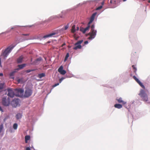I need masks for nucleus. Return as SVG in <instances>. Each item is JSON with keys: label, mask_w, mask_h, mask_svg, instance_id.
I'll use <instances>...</instances> for the list:
<instances>
[{"label": "nucleus", "mask_w": 150, "mask_h": 150, "mask_svg": "<svg viewBox=\"0 0 150 150\" xmlns=\"http://www.w3.org/2000/svg\"><path fill=\"white\" fill-rule=\"evenodd\" d=\"M139 95L141 97L142 100L146 103L150 104V98L148 97L147 94L144 90L141 89Z\"/></svg>", "instance_id": "f257e3e1"}, {"label": "nucleus", "mask_w": 150, "mask_h": 150, "mask_svg": "<svg viewBox=\"0 0 150 150\" xmlns=\"http://www.w3.org/2000/svg\"><path fill=\"white\" fill-rule=\"evenodd\" d=\"M16 45L12 44L7 47L4 50H3L1 55L5 57H7L12 49L16 46Z\"/></svg>", "instance_id": "f03ea898"}, {"label": "nucleus", "mask_w": 150, "mask_h": 150, "mask_svg": "<svg viewBox=\"0 0 150 150\" xmlns=\"http://www.w3.org/2000/svg\"><path fill=\"white\" fill-rule=\"evenodd\" d=\"M99 0H91L86 1H84L83 3H79L76 5V7L81 6L83 4L89 3L90 4L92 5H96L97 3L98 2Z\"/></svg>", "instance_id": "7ed1b4c3"}, {"label": "nucleus", "mask_w": 150, "mask_h": 150, "mask_svg": "<svg viewBox=\"0 0 150 150\" xmlns=\"http://www.w3.org/2000/svg\"><path fill=\"white\" fill-rule=\"evenodd\" d=\"M10 98L8 97L7 98V96H4L2 99V104L4 106H9L10 104Z\"/></svg>", "instance_id": "20e7f679"}, {"label": "nucleus", "mask_w": 150, "mask_h": 150, "mask_svg": "<svg viewBox=\"0 0 150 150\" xmlns=\"http://www.w3.org/2000/svg\"><path fill=\"white\" fill-rule=\"evenodd\" d=\"M15 92L16 96L22 97L23 95L24 90L21 88H16L15 89Z\"/></svg>", "instance_id": "39448f33"}, {"label": "nucleus", "mask_w": 150, "mask_h": 150, "mask_svg": "<svg viewBox=\"0 0 150 150\" xmlns=\"http://www.w3.org/2000/svg\"><path fill=\"white\" fill-rule=\"evenodd\" d=\"M97 32L96 30H91L90 32L88 33V35H90L88 39L91 40L94 38L96 35Z\"/></svg>", "instance_id": "423d86ee"}, {"label": "nucleus", "mask_w": 150, "mask_h": 150, "mask_svg": "<svg viewBox=\"0 0 150 150\" xmlns=\"http://www.w3.org/2000/svg\"><path fill=\"white\" fill-rule=\"evenodd\" d=\"M33 93V91L32 90L28 88L26 89L24 94V97L25 98H28L31 96Z\"/></svg>", "instance_id": "0eeeda50"}, {"label": "nucleus", "mask_w": 150, "mask_h": 150, "mask_svg": "<svg viewBox=\"0 0 150 150\" xmlns=\"http://www.w3.org/2000/svg\"><path fill=\"white\" fill-rule=\"evenodd\" d=\"M7 91L8 92L7 96L11 98H13L15 95V91H13L11 88H9L7 89Z\"/></svg>", "instance_id": "6e6552de"}, {"label": "nucleus", "mask_w": 150, "mask_h": 150, "mask_svg": "<svg viewBox=\"0 0 150 150\" xmlns=\"http://www.w3.org/2000/svg\"><path fill=\"white\" fill-rule=\"evenodd\" d=\"M120 1V0H110V3L114 5L111 8H114L117 7L119 5Z\"/></svg>", "instance_id": "1a4fd4ad"}, {"label": "nucleus", "mask_w": 150, "mask_h": 150, "mask_svg": "<svg viewBox=\"0 0 150 150\" xmlns=\"http://www.w3.org/2000/svg\"><path fill=\"white\" fill-rule=\"evenodd\" d=\"M21 26L19 25H14L12 27H11L10 28H8L6 31L2 32L1 33H0V35L3 34H6L7 33H9L12 30H13L15 29H16L18 27Z\"/></svg>", "instance_id": "9d476101"}, {"label": "nucleus", "mask_w": 150, "mask_h": 150, "mask_svg": "<svg viewBox=\"0 0 150 150\" xmlns=\"http://www.w3.org/2000/svg\"><path fill=\"white\" fill-rule=\"evenodd\" d=\"M19 100L18 99H14L11 102V105L13 107L16 108L17 107L19 104Z\"/></svg>", "instance_id": "9b49d317"}, {"label": "nucleus", "mask_w": 150, "mask_h": 150, "mask_svg": "<svg viewBox=\"0 0 150 150\" xmlns=\"http://www.w3.org/2000/svg\"><path fill=\"white\" fill-rule=\"evenodd\" d=\"M59 17L62 18V15L59 14L58 15H54L52 16L49 18L46 21H50L52 20L53 19L59 18Z\"/></svg>", "instance_id": "f8f14e48"}, {"label": "nucleus", "mask_w": 150, "mask_h": 150, "mask_svg": "<svg viewBox=\"0 0 150 150\" xmlns=\"http://www.w3.org/2000/svg\"><path fill=\"white\" fill-rule=\"evenodd\" d=\"M133 78L142 88H145L144 86L143 85V83L140 81V80H139L138 78L136 77L135 76H133Z\"/></svg>", "instance_id": "ddd939ff"}, {"label": "nucleus", "mask_w": 150, "mask_h": 150, "mask_svg": "<svg viewBox=\"0 0 150 150\" xmlns=\"http://www.w3.org/2000/svg\"><path fill=\"white\" fill-rule=\"evenodd\" d=\"M58 72L60 73L61 74L64 75L66 73V71L65 70L63 69V67L61 66L58 69Z\"/></svg>", "instance_id": "4468645a"}, {"label": "nucleus", "mask_w": 150, "mask_h": 150, "mask_svg": "<svg viewBox=\"0 0 150 150\" xmlns=\"http://www.w3.org/2000/svg\"><path fill=\"white\" fill-rule=\"evenodd\" d=\"M56 33L55 32H53L52 33H50V34L46 35H45L42 38V39H45L47 38L51 37L53 36V35H54L56 34Z\"/></svg>", "instance_id": "2eb2a0df"}, {"label": "nucleus", "mask_w": 150, "mask_h": 150, "mask_svg": "<svg viewBox=\"0 0 150 150\" xmlns=\"http://www.w3.org/2000/svg\"><path fill=\"white\" fill-rule=\"evenodd\" d=\"M138 58L136 52H133L131 54V60L136 59Z\"/></svg>", "instance_id": "dca6fc26"}, {"label": "nucleus", "mask_w": 150, "mask_h": 150, "mask_svg": "<svg viewBox=\"0 0 150 150\" xmlns=\"http://www.w3.org/2000/svg\"><path fill=\"white\" fill-rule=\"evenodd\" d=\"M96 14L97 13L95 12L92 14L91 17L90 21L88 23H89V24H90L93 21L95 18V16L96 15Z\"/></svg>", "instance_id": "f3484780"}, {"label": "nucleus", "mask_w": 150, "mask_h": 150, "mask_svg": "<svg viewBox=\"0 0 150 150\" xmlns=\"http://www.w3.org/2000/svg\"><path fill=\"white\" fill-rule=\"evenodd\" d=\"M23 55L20 56L17 59V62L18 64L21 63L23 59Z\"/></svg>", "instance_id": "a211bd4d"}, {"label": "nucleus", "mask_w": 150, "mask_h": 150, "mask_svg": "<svg viewBox=\"0 0 150 150\" xmlns=\"http://www.w3.org/2000/svg\"><path fill=\"white\" fill-rule=\"evenodd\" d=\"M26 64H23L21 65H19L18 66V68L15 69V70H18L19 69H22L26 66Z\"/></svg>", "instance_id": "6ab92c4d"}, {"label": "nucleus", "mask_w": 150, "mask_h": 150, "mask_svg": "<svg viewBox=\"0 0 150 150\" xmlns=\"http://www.w3.org/2000/svg\"><path fill=\"white\" fill-rule=\"evenodd\" d=\"M16 70H15V69L14 70V71H12L11 73H10L9 74V76L10 78L12 79H14V75L15 73L16 72Z\"/></svg>", "instance_id": "aec40b11"}, {"label": "nucleus", "mask_w": 150, "mask_h": 150, "mask_svg": "<svg viewBox=\"0 0 150 150\" xmlns=\"http://www.w3.org/2000/svg\"><path fill=\"white\" fill-rule=\"evenodd\" d=\"M22 116V114L20 113H17L16 116V118L17 120H19L21 118Z\"/></svg>", "instance_id": "412c9836"}, {"label": "nucleus", "mask_w": 150, "mask_h": 150, "mask_svg": "<svg viewBox=\"0 0 150 150\" xmlns=\"http://www.w3.org/2000/svg\"><path fill=\"white\" fill-rule=\"evenodd\" d=\"M114 107L116 108L120 109L122 108V105L121 104H117L114 105Z\"/></svg>", "instance_id": "4be33fe9"}, {"label": "nucleus", "mask_w": 150, "mask_h": 150, "mask_svg": "<svg viewBox=\"0 0 150 150\" xmlns=\"http://www.w3.org/2000/svg\"><path fill=\"white\" fill-rule=\"evenodd\" d=\"M76 46L73 48V49L74 50H76L78 49H81L82 47V46L81 45H75Z\"/></svg>", "instance_id": "5701e85b"}, {"label": "nucleus", "mask_w": 150, "mask_h": 150, "mask_svg": "<svg viewBox=\"0 0 150 150\" xmlns=\"http://www.w3.org/2000/svg\"><path fill=\"white\" fill-rule=\"evenodd\" d=\"M45 76V74L44 73H42L38 74V77L40 78H41Z\"/></svg>", "instance_id": "b1692460"}, {"label": "nucleus", "mask_w": 150, "mask_h": 150, "mask_svg": "<svg viewBox=\"0 0 150 150\" xmlns=\"http://www.w3.org/2000/svg\"><path fill=\"white\" fill-rule=\"evenodd\" d=\"M90 24H89V23H88L87 26L86 28H84V30L83 31L84 32L86 33L87 30H89L90 27Z\"/></svg>", "instance_id": "393cba45"}, {"label": "nucleus", "mask_w": 150, "mask_h": 150, "mask_svg": "<svg viewBox=\"0 0 150 150\" xmlns=\"http://www.w3.org/2000/svg\"><path fill=\"white\" fill-rule=\"evenodd\" d=\"M30 136L28 135H27L25 137V143H27L28 141L30 139Z\"/></svg>", "instance_id": "a878e982"}, {"label": "nucleus", "mask_w": 150, "mask_h": 150, "mask_svg": "<svg viewBox=\"0 0 150 150\" xmlns=\"http://www.w3.org/2000/svg\"><path fill=\"white\" fill-rule=\"evenodd\" d=\"M75 25H73L72 27L71 32L73 33H74L76 32Z\"/></svg>", "instance_id": "bb28decb"}, {"label": "nucleus", "mask_w": 150, "mask_h": 150, "mask_svg": "<svg viewBox=\"0 0 150 150\" xmlns=\"http://www.w3.org/2000/svg\"><path fill=\"white\" fill-rule=\"evenodd\" d=\"M83 40H81L78 41L77 42H76L75 44V45H81V44L83 42Z\"/></svg>", "instance_id": "cd10ccee"}, {"label": "nucleus", "mask_w": 150, "mask_h": 150, "mask_svg": "<svg viewBox=\"0 0 150 150\" xmlns=\"http://www.w3.org/2000/svg\"><path fill=\"white\" fill-rule=\"evenodd\" d=\"M71 10V9H67L65 11H63L62 12V13H63V14H65V13H66L67 12H68L69 11H70Z\"/></svg>", "instance_id": "c85d7f7f"}, {"label": "nucleus", "mask_w": 150, "mask_h": 150, "mask_svg": "<svg viewBox=\"0 0 150 150\" xmlns=\"http://www.w3.org/2000/svg\"><path fill=\"white\" fill-rule=\"evenodd\" d=\"M17 127H18L17 124L16 123H14L13 125V128L14 129H16L17 128Z\"/></svg>", "instance_id": "c756f323"}, {"label": "nucleus", "mask_w": 150, "mask_h": 150, "mask_svg": "<svg viewBox=\"0 0 150 150\" xmlns=\"http://www.w3.org/2000/svg\"><path fill=\"white\" fill-rule=\"evenodd\" d=\"M3 128H4L3 124H0V133L2 132V130L3 129Z\"/></svg>", "instance_id": "7c9ffc66"}, {"label": "nucleus", "mask_w": 150, "mask_h": 150, "mask_svg": "<svg viewBox=\"0 0 150 150\" xmlns=\"http://www.w3.org/2000/svg\"><path fill=\"white\" fill-rule=\"evenodd\" d=\"M4 85V83H0V90L2 89L3 88Z\"/></svg>", "instance_id": "2f4dec72"}, {"label": "nucleus", "mask_w": 150, "mask_h": 150, "mask_svg": "<svg viewBox=\"0 0 150 150\" xmlns=\"http://www.w3.org/2000/svg\"><path fill=\"white\" fill-rule=\"evenodd\" d=\"M39 63H40V62H36V60H35L34 62H33L31 64H32V65H37L38 64H39Z\"/></svg>", "instance_id": "473e14b6"}, {"label": "nucleus", "mask_w": 150, "mask_h": 150, "mask_svg": "<svg viewBox=\"0 0 150 150\" xmlns=\"http://www.w3.org/2000/svg\"><path fill=\"white\" fill-rule=\"evenodd\" d=\"M117 100L118 101L119 103H121L123 101L122 99L121 98H120L118 99H117Z\"/></svg>", "instance_id": "72a5a7b5"}, {"label": "nucleus", "mask_w": 150, "mask_h": 150, "mask_svg": "<svg viewBox=\"0 0 150 150\" xmlns=\"http://www.w3.org/2000/svg\"><path fill=\"white\" fill-rule=\"evenodd\" d=\"M42 60V58L41 57L38 58L36 59V62H40Z\"/></svg>", "instance_id": "f704fd0d"}, {"label": "nucleus", "mask_w": 150, "mask_h": 150, "mask_svg": "<svg viewBox=\"0 0 150 150\" xmlns=\"http://www.w3.org/2000/svg\"><path fill=\"white\" fill-rule=\"evenodd\" d=\"M91 30H95V25H92L91 27Z\"/></svg>", "instance_id": "c9c22d12"}, {"label": "nucleus", "mask_w": 150, "mask_h": 150, "mask_svg": "<svg viewBox=\"0 0 150 150\" xmlns=\"http://www.w3.org/2000/svg\"><path fill=\"white\" fill-rule=\"evenodd\" d=\"M84 28L82 27H81L80 29V30L84 34L85 33L84 32Z\"/></svg>", "instance_id": "e433bc0d"}, {"label": "nucleus", "mask_w": 150, "mask_h": 150, "mask_svg": "<svg viewBox=\"0 0 150 150\" xmlns=\"http://www.w3.org/2000/svg\"><path fill=\"white\" fill-rule=\"evenodd\" d=\"M37 39V38H36L33 37L32 38H28L25 39V40H33V39Z\"/></svg>", "instance_id": "4c0bfd02"}, {"label": "nucleus", "mask_w": 150, "mask_h": 150, "mask_svg": "<svg viewBox=\"0 0 150 150\" xmlns=\"http://www.w3.org/2000/svg\"><path fill=\"white\" fill-rule=\"evenodd\" d=\"M65 78L63 77H62L61 78H60L59 80V83H61L62 81Z\"/></svg>", "instance_id": "58836bf2"}, {"label": "nucleus", "mask_w": 150, "mask_h": 150, "mask_svg": "<svg viewBox=\"0 0 150 150\" xmlns=\"http://www.w3.org/2000/svg\"><path fill=\"white\" fill-rule=\"evenodd\" d=\"M34 70H30L28 69L26 70V72L27 73H29L31 71H33Z\"/></svg>", "instance_id": "ea45409f"}, {"label": "nucleus", "mask_w": 150, "mask_h": 150, "mask_svg": "<svg viewBox=\"0 0 150 150\" xmlns=\"http://www.w3.org/2000/svg\"><path fill=\"white\" fill-rule=\"evenodd\" d=\"M103 7L102 6H100L99 7H98V8H97L96 10H99L100 9H101Z\"/></svg>", "instance_id": "a19ab883"}, {"label": "nucleus", "mask_w": 150, "mask_h": 150, "mask_svg": "<svg viewBox=\"0 0 150 150\" xmlns=\"http://www.w3.org/2000/svg\"><path fill=\"white\" fill-rule=\"evenodd\" d=\"M69 24H68L67 25H66L65 26V27H64V30H66L68 28L69 26Z\"/></svg>", "instance_id": "79ce46f5"}, {"label": "nucleus", "mask_w": 150, "mask_h": 150, "mask_svg": "<svg viewBox=\"0 0 150 150\" xmlns=\"http://www.w3.org/2000/svg\"><path fill=\"white\" fill-rule=\"evenodd\" d=\"M8 118V116H6L4 119V121H5Z\"/></svg>", "instance_id": "37998d69"}, {"label": "nucleus", "mask_w": 150, "mask_h": 150, "mask_svg": "<svg viewBox=\"0 0 150 150\" xmlns=\"http://www.w3.org/2000/svg\"><path fill=\"white\" fill-rule=\"evenodd\" d=\"M59 83H56L53 86V87H55L56 86H57L59 85Z\"/></svg>", "instance_id": "c03bdc74"}, {"label": "nucleus", "mask_w": 150, "mask_h": 150, "mask_svg": "<svg viewBox=\"0 0 150 150\" xmlns=\"http://www.w3.org/2000/svg\"><path fill=\"white\" fill-rule=\"evenodd\" d=\"M69 53H67V54H66L65 57L68 58V57H69Z\"/></svg>", "instance_id": "a18cd8bd"}, {"label": "nucleus", "mask_w": 150, "mask_h": 150, "mask_svg": "<svg viewBox=\"0 0 150 150\" xmlns=\"http://www.w3.org/2000/svg\"><path fill=\"white\" fill-rule=\"evenodd\" d=\"M0 111L2 112H4V110L1 106H0Z\"/></svg>", "instance_id": "49530a36"}, {"label": "nucleus", "mask_w": 150, "mask_h": 150, "mask_svg": "<svg viewBox=\"0 0 150 150\" xmlns=\"http://www.w3.org/2000/svg\"><path fill=\"white\" fill-rule=\"evenodd\" d=\"M84 43L85 45L87 44L88 43V42L87 41H85Z\"/></svg>", "instance_id": "de8ad7c7"}, {"label": "nucleus", "mask_w": 150, "mask_h": 150, "mask_svg": "<svg viewBox=\"0 0 150 150\" xmlns=\"http://www.w3.org/2000/svg\"><path fill=\"white\" fill-rule=\"evenodd\" d=\"M26 150H31L30 147H27L26 148Z\"/></svg>", "instance_id": "09e8293b"}, {"label": "nucleus", "mask_w": 150, "mask_h": 150, "mask_svg": "<svg viewBox=\"0 0 150 150\" xmlns=\"http://www.w3.org/2000/svg\"><path fill=\"white\" fill-rule=\"evenodd\" d=\"M0 66L1 67H2L1 64V58L0 59Z\"/></svg>", "instance_id": "8fccbe9b"}, {"label": "nucleus", "mask_w": 150, "mask_h": 150, "mask_svg": "<svg viewBox=\"0 0 150 150\" xmlns=\"http://www.w3.org/2000/svg\"><path fill=\"white\" fill-rule=\"evenodd\" d=\"M122 104L124 105V104H125L126 103V102H125V101H124L123 100V101L122 102Z\"/></svg>", "instance_id": "3c124183"}, {"label": "nucleus", "mask_w": 150, "mask_h": 150, "mask_svg": "<svg viewBox=\"0 0 150 150\" xmlns=\"http://www.w3.org/2000/svg\"><path fill=\"white\" fill-rule=\"evenodd\" d=\"M29 34H23V35H25V36H28L29 35Z\"/></svg>", "instance_id": "603ef678"}, {"label": "nucleus", "mask_w": 150, "mask_h": 150, "mask_svg": "<svg viewBox=\"0 0 150 150\" xmlns=\"http://www.w3.org/2000/svg\"><path fill=\"white\" fill-rule=\"evenodd\" d=\"M132 67L133 68V69H135V70L134 71V72H135V71H136V69L135 68V67H134V65H133L132 66Z\"/></svg>", "instance_id": "864d4df0"}, {"label": "nucleus", "mask_w": 150, "mask_h": 150, "mask_svg": "<svg viewBox=\"0 0 150 150\" xmlns=\"http://www.w3.org/2000/svg\"><path fill=\"white\" fill-rule=\"evenodd\" d=\"M104 1H103L101 3V6H102L103 5V4H104Z\"/></svg>", "instance_id": "5fc2aeb1"}, {"label": "nucleus", "mask_w": 150, "mask_h": 150, "mask_svg": "<svg viewBox=\"0 0 150 150\" xmlns=\"http://www.w3.org/2000/svg\"><path fill=\"white\" fill-rule=\"evenodd\" d=\"M3 75V73H0V76H2Z\"/></svg>", "instance_id": "6e6d98bb"}, {"label": "nucleus", "mask_w": 150, "mask_h": 150, "mask_svg": "<svg viewBox=\"0 0 150 150\" xmlns=\"http://www.w3.org/2000/svg\"><path fill=\"white\" fill-rule=\"evenodd\" d=\"M67 59H68L67 58H66V57H65V59H64V61L65 62L67 60Z\"/></svg>", "instance_id": "4d7b16f0"}, {"label": "nucleus", "mask_w": 150, "mask_h": 150, "mask_svg": "<svg viewBox=\"0 0 150 150\" xmlns=\"http://www.w3.org/2000/svg\"><path fill=\"white\" fill-rule=\"evenodd\" d=\"M20 81H21V79H18V82H19V83L20 82Z\"/></svg>", "instance_id": "13d9d810"}, {"label": "nucleus", "mask_w": 150, "mask_h": 150, "mask_svg": "<svg viewBox=\"0 0 150 150\" xmlns=\"http://www.w3.org/2000/svg\"><path fill=\"white\" fill-rule=\"evenodd\" d=\"M79 29V27H76V30H78Z\"/></svg>", "instance_id": "bf43d9fd"}, {"label": "nucleus", "mask_w": 150, "mask_h": 150, "mask_svg": "<svg viewBox=\"0 0 150 150\" xmlns=\"http://www.w3.org/2000/svg\"><path fill=\"white\" fill-rule=\"evenodd\" d=\"M126 0H123V1L124 2H125V1H126Z\"/></svg>", "instance_id": "052dcab7"}, {"label": "nucleus", "mask_w": 150, "mask_h": 150, "mask_svg": "<svg viewBox=\"0 0 150 150\" xmlns=\"http://www.w3.org/2000/svg\"><path fill=\"white\" fill-rule=\"evenodd\" d=\"M148 2H149V3H150V0Z\"/></svg>", "instance_id": "680f3d73"}, {"label": "nucleus", "mask_w": 150, "mask_h": 150, "mask_svg": "<svg viewBox=\"0 0 150 150\" xmlns=\"http://www.w3.org/2000/svg\"><path fill=\"white\" fill-rule=\"evenodd\" d=\"M48 42L49 43L50 42Z\"/></svg>", "instance_id": "e2e57ef3"}]
</instances>
